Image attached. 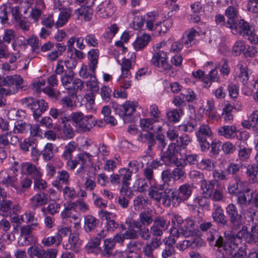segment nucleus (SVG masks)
<instances>
[{
	"instance_id": "f257e3e1",
	"label": "nucleus",
	"mask_w": 258,
	"mask_h": 258,
	"mask_svg": "<svg viewBox=\"0 0 258 258\" xmlns=\"http://www.w3.org/2000/svg\"><path fill=\"white\" fill-rule=\"evenodd\" d=\"M192 141L191 137L187 134H183L180 136L176 143H170L167 150L164 152V157L166 158L169 162H175L178 165H183L185 162H178L177 160V155L181 150H184Z\"/></svg>"
},
{
	"instance_id": "f03ea898",
	"label": "nucleus",
	"mask_w": 258,
	"mask_h": 258,
	"mask_svg": "<svg viewBox=\"0 0 258 258\" xmlns=\"http://www.w3.org/2000/svg\"><path fill=\"white\" fill-rule=\"evenodd\" d=\"M150 62L160 72L169 76L174 74L173 67L168 63L167 53L164 51L154 52Z\"/></svg>"
},
{
	"instance_id": "7ed1b4c3",
	"label": "nucleus",
	"mask_w": 258,
	"mask_h": 258,
	"mask_svg": "<svg viewBox=\"0 0 258 258\" xmlns=\"http://www.w3.org/2000/svg\"><path fill=\"white\" fill-rule=\"evenodd\" d=\"M8 87L13 95L19 91L25 89L26 83L22 77L18 74L9 75L6 77L0 76V87Z\"/></svg>"
},
{
	"instance_id": "20e7f679",
	"label": "nucleus",
	"mask_w": 258,
	"mask_h": 258,
	"mask_svg": "<svg viewBox=\"0 0 258 258\" xmlns=\"http://www.w3.org/2000/svg\"><path fill=\"white\" fill-rule=\"evenodd\" d=\"M239 240L234 236V233L228 231L224 233V237L219 236L216 241V246L222 248L227 254H232L238 247Z\"/></svg>"
},
{
	"instance_id": "39448f33",
	"label": "nucleus",
	"mask_w": 258,
	"mask_h": 258,
	"mask_svg": "<svg viewBox=\"0 0 258 258\" xmlns=\"http://www.w3.org/2000/svg\"><path fill=\"white\" fill-rule=\"evenodd\" d=\"M23 105L31 110L33 117L37 120L48 108L47 102L44 99H36L32 97H26L22 100Z\"/></svg>"
},
{
	"instance_id": "423d86ee",
	"label": "nucleus",
	"mask_w": 258,
	"mask_h": 258,
	"mask_svg": "<svg viewBox=\"0 0 258 258\" xmlns=\"http://www.w3.org/2000/svg\"><path fill=\"white\" fill-rule=\"evenodd\" d=\"M70 121L72 120L76 131L82 133L90 131L91 125L89 123V119L92 117V115H84L80 111L73 112L69 115Z\"/></svg>"
},
{
	"instance_id": "0eeeda50",
	"label": "nucleus",
	"mask_w": 258,
	"mask_h": 258,
	"mask_svg": "<svg viewBox=\"0 0 258 258\" xmlns=\"http://www.w3.org/2000/svg\"><path fill=\"white\" fill-rule=\"evenodd\" d=\"M238 70L235 75V77L238 81L242 83L243 87L242 91L243 94L247 96L252 95V89L251 83L248 82L249 73L248 68L246 66H243L242 64L239 63L236 66Z\"/></svg>"
},
{
	"instance_id": "6e6552de",
	"label": "nucleus",
	"mask_w": 258,
	"mask_h": 258,
	"mask_svg": "<svg viewBox=\"0 0 258 258\" xmlns=\"http://www.w3.org/2000/svg\"><path fill=\"white\" fill-rule=\"evenodd\" d=\"M115 113L118 115L125 123H129L133 119V115L136 106L132 102L126 101L122 105L113 104Z\"/></svg>"
},
{
	"instance_id": "1a4fd4ad",
	"label": "nucleus",
	"mask_w": 258,
	"mask_h": 258,
	"mask_svg": "<svg viewBox=\"0 0 258 258\" xmlns=\"http://www.w3.org/2000/svg\"><path fill=\"white\" fill-rule=\"evenodd\" d=\"M181 227L179 229L171 228L170 234L172 237L176 239L180 237H188L195 234L196 229L195 222L190 218H187L183 221Z\"/></svg>"
},
{
	"instance_id": "9d476101",
	"label": "nucleus",
	"mask_w": 258,
	"mask_h": 258,
	"mask_svg": "<svg viewBox=\"0 0 258 258\" xmlns=\"http://www.w3.org/2000/svg\"><path fill=\"white\" fill-rule=\"evenodd\" d=\"M196 135L197 141L200 144L201 150L203 152L207 151L210 147V144L207 139L211 138L213 136L211 127L208 124H202L196 133Z\"/></svg>"
},
{
	"instance_id": "9b49d317",
	"label": "nucleus",
	"mask_w": 258,
	"mask_h": 258,
	"mask_svg": "<svg viewBox=\"0 0 258 258\" xmlns=\"http://www.w3.org/2000/svg\"><path fill=\"white\" fill-rule=\"evenodd\" d=\"M225 210L229 222L234 228H237L242 225L243 221V217L235 204H229Z\"/></svg>"
},
{
	"instance_id": "f8f14e48",
	"label": "nucleus",
	"mask_w": 258,
	"mask_h": 258,
	"mask_svg": "<svg viewBox=\"0 0 258 258\" xmlns=\"http://www.w3.org/2000/svg\"><path fill=\"white\" fill-rule=\"evenodd\" d=\"M11 15L14 19L18 20L20 18L21 13L19 6H14L10 4L4 5L0 7V19L6 23Z\"/></svg>"
},
{
	"instance_id": "ddd939ff",
	"label": "nucleus",
	"mask_w": 258,
	"mask_h": 258,
	"mask_svg": "<svg viewBox=\"0 0 258 258\" xmlns=\"http://www.w3.org/2000/svg\"><path fill=\"white\" fill-rule=\"evenodd\" d=\"M169 223V221L165 220L163 217H156L150 229L151 234L153 237H161L163 231L168 228Z\"/></svg>"
},
{
	"instance_id": "4468645a",
	"label": "nucleus",
	"mask_w": 258,
	"mask_h": 258,
	"mask_svg": "<svg viewBox=\"0 0 258 258\" xmlns=\"http://www.w3.org/2000/svg\"><path fill=\"white\" fill-rule=\"evenodd\" d=\"M227 25L233 34H239L243 37L251 30L249 24L244 20H240L237 23H230L227 21Z\"/></svg>"
},
{
	"instance_id": "2eb2a0df",
	"label": "nucleus",
	"mask_w": 258,
	"mask_h": 258,
	"mask_svg": "<svg viewBox=\"0 0 258 258\" xmlns=\"http://www.w3.org/2000/svg\"><path fill=\"white\" fill-rule=\"evenodd\" d=\"M153 215L151 211H144L141 212L138 220H131L130 224L136 228H142L143 226H149L153 222Z\"/></svg>"
},
{
	"instance_id": "dca6fc26",
	"label": "nucleus",
	"mask_w": 258,
	"mask_h": 258,
	"mask_svg": "<svg viewBox=\"0 0 258 258\" xmlns=\"http://www.w3.org/2000/svg\"><path fill=\"white\" fill-rule=\"evenodd\" d=\"M166 190L164 184H158L157 182L150 185L149 188L148 195L150 198L158 203L162 202L165 196Z\"/></svg>"
},
{
	"instance_id": "f3484780",
	"label": "nucleus",
	"mask_w": 258,
	"mask_h": 258,
	"mask_svg": "<svg viewBox=\"0 0 258 258\" xmlns=\"http://www.w3.org/2000/svg\"><path fill=\"white\" fill-rule=\"evenodd\" d=\"M0 181L7 187L11 186L15 188L18 178L13 169H7L0 172Z\"/></svg>"
},
{
	"instance_id": "a211bd4d",
	"label": "nucleus",
	"mask_w": 258,
	"mask_h": 258,
	"mask_svg": "<svg viewBox=\"0 0 258 258\" xmlns=\"http://www.w3.org/2000/svg\"><path fill=\"white\" fill-rule=\"evenodd\" d=\"M218 134L220 136H223L227 139H234L237 138L241 140L242 137H239L237 133L239 132L237 127L234 125H223L218 128Z\"/></svg>"
},
{
	"instance_id": "6ab92c4d",
	"label": "nucleus",
	"mask_w": 258,
	"mask_h": 258,
	"mask_svg": "<svg viewBox=\"0 0 258 258\" xmlns=\"http://www.w3.org/2000/svg\"><path fill=\"white\" fill-rule=\"evenodd\" d=\"M159 14L156 12H150L144 16L146 28L149 31H154L159 26L161 21L159 19Z\"/></svg>"
},
{
	"instance_id": "aec40b11",
	"label": "nucleus",
	"mask_w": 258,
	"mask_h": 258,
	"mask_svg": "<svg viewBox=\"0 0 258 258\" xmlns=\"http://www.w3.org/2000/svg\"><path fill=\"white\" fill-rule=\"evenodd\" d=\"M162 203L167 207L172 206L173 207H176L181 203L179 200L176 191L174 190H166L165 196L162 199Z\"/></svg>"
},
{
	"instance_id": "412c9836",
	"label": "nucleus",
	"mask_w": 258,
	"mask_h": 258,
	"mask_svg": "<svg viewBox=\"0 0 258 258\" xmlns=\"http://www.w3.org/2000/svg\"><path fill=\"white\" fill-rule=\"evenodd\" d=\"M200 35L198 31L191 28L187 31L181 38V40H183L184 45L188 48L198 43L196 37Z\"/></svg>"
},
{
	"instance_id": "4be33fe9",
	"label": "nucleus",
	"mask_w": 258,
	"mask_h": 258,
	"mask_svg": "<svg viewBox=\"0 0 258 258\" xmlns=\"http://www.w3.org/2000/svg\"><path fill=\"white\" fill-rule=\"evenodd\" d=\"M70 179V174L65 170H62L57 172V175L55 179L52 181V185L58 190H61L62 188L63 184H69Z\"/></svg>"
},
{
	"instance_id": "5701e85b",
	"label": "nucleus",
	"mask_w": 258,
	"mask_h": 258,
	"mask_svg": "<svg viewBox=\"0 0 258 258\" xmlns=\"http://www.w3.org/2000/svg\"><path fill=\"white\" fill-rule=\"evenodd\" d=\"M176 191L178 198L180 203L187 200L191 195L192 185L188 183H185L181 185Z\"/></svg>"
},
{
	"instance_id": "b1692460",
	"label": "nucleus",
	"mask_w": 258,
	"mask_h": 258,
	"mask_svg": "<svg viewBox=\"0 0 258 258\" xmlns=\"http://www.w3.org/2000/svg\"><path fill=\"white\" fill-rule=\"evenodd\" d=\"M26 222L34 226L35 229H40L38 219L35 217V213L32 211H27L19 219V222Z\"/></svg>"
},
{
	"instance_id": "393cba45",
	"label": "nucleus",
	"mask_w": 258,
	"mask_h": 258,
	"mask_svg": "<svg viewBox=\"0 0 258 258\" xmlns=\"http://www.w3.org/2000/svg\"><path fill=\"white\" fill-rule=\"evenodd\" d=\"M212 215L214 221L217 223L222 225H227V220L224 214V210L220 206L214 205V211Z\"/></svg>"
},
{
	"instance_id": "a878e982",
	"label": "nucleus",
	"mask_w": 258,
	"mask_h": 258,
	"mask_svg": "<svg viewBox=\"0 0 258 258\" xmlns=\"http://www.w3.org/2000/svg\"><path fill=\"white\" fill-rule=\"evenodd\" d=\"M99 220L91 215L84 217V229L87 233L93 232L99 225Z\"/></svg>"
},
{
	"instance_id": "bb28decb",
	"label": "nucleus",
	"mask_w": 258,
	"mask_h": 258,
	"mask_svg": "<svg viewBox=\"0 0 258 258\" xmlns=\"http://www.w3.org/2000/svg\"><path fill=\"white\" fill-rule=\"evenodd\" d=\"M94 156L86 151H82L76 155V158L80 163L81 167L83 168L85 167L93 165L94 163Z\"/></svg>"
},
{
	"instance_id": "cd10ccee",
	"label": "nucleus",
	"mask_w": 258,
	"mask_h": 258,
	"mask_svg": "<svg viewBox=\"0 0 258 258\" xmlns=\"http://www.w3.org/2000/svg\"><path fill=\"white\" fill-rule=\"evenodd\" d=\"M23 167L26 171L27 174L31 176L34 180L41 178L42 171L40 167H37L35 165L30 163H24Z\"/></svg>"
},
{
	"instance_id": "c85d7f7f",
	"label": "nucleus",
	"mask_w": 258,
	"mask_h": 258,
	"mask_svg": "<svg viewBox=\"0 0 258 258\" xmlns=\"http://www.w3.org/2000/svg\"><path fill=\"white\" fill-rule=\"evenodd\" d=\"M114 13L112 6L108 3H103L97 8L98 15L103 18L111 16Z\"/></svg>"
},
{
	"instance_id": "c756f323",
	"label": "nucleus",
	"mask_w": 258,
	"mask_h": 258,
	"mask_svg": "<svg viewBox=\"0 0 258 258\" xmlns=\"http://www.w3.org/2000/svg\"><path fill=\"white\" fill-rule=\"evenodd\" d=\"M252 193L249 195L245 194L243 192H237L236 194L237 204L239 206L241 209L244 211V208L249 206L252 200Z\"/></svg>"
},
{
	"instance_id": "7c9ffc66",
	"label": "nucleus",
	"mask_w": 258,
	"mask_h": 258,
	"mask_svg": "<svg viewBox=\"0 0 258 258\" xmlns=\"http://www.w3.org/2000/svg\"><path fill=\"white\" fill-rule=\"evenodd\" d=\"M63 125L59 129L61 138L64 140L73 139L75 136V131L72 126L68 122H61Z\"/></svg>"
},
{
	"instance_id": "2f4dec72",
	"label": "nucleus",
	"mask_w": 258,
	"mask_h": 258,
	"mask_svg": "<svg viewBox=\"0 0 258 258\" xmlns=\"http://www.w3.org/2000/svg\"><path fill=\"white\" fill-rule=\"evenodd\" d=\"M151 37L149 34H144L141 36H138L133 43V46L136 51L144 49L149 43Z\"/></svg>"
},
{
	"instance_id": "473e14b6",
	"label": "nucleus",
	"mask_w": 258,
	"mask_h": 258,
	"mask_svg": "<svg viewBox=\"0 0 258 258\" xmlns=\"http://www.w3.org/2000/svg\"><path fill=\"white\" fill-rule=\"evenodd\" d=\"M90 6L91 5L82 7L77 10L76 14L79 19L86 21H90L93 14V11Z\"/></svg>"
},
{
	"instance_id": "72a5a7b5",
	"label": "nucleus",
	"mask_w": 258,
	"mask_h": 258,
	"mask_svg": "<svg viewBox=\"0 0 258 258\" xmlns=\"http://www.w3.org/2000/svg\"><path fill=\"white\" fill-rule=\"evenodd\" d=\"M49 114L54 119L60 120L61 122H69L70 121V116L61 109L52 108L49 110Z\"/></svg>"
},
{
	"instance_id": "f704fd0d",
	"label": "nucleus",
	"mask_w": 258,
	"mask_h": 258,
	"mask_svg": "<svg viewBox=\"0 0 258 258\" xmlns=\"http://www.w3.org/2000/svg\"><path fill=\"white\" fill-rule=\"evenodd\" d=\"M72 11L70 8H66L61 11L59 14L57 21L55 24L56 28L62 27L71 17Z\"/></svg>"
},
{
	"instance_id": "c9c22d12",
	"label": "nucleus",
	"mask_w": 258,
	"mask_h": 258,
	"mask_svg": "<svg viewBox=\"0 0 258 258\" xmlns=\"http://www.w3.org/2000/svg\"><path fill=\"white\" fill-rule=\"evenodd\" d=\"M31 204L33 209L45 205L47 203L45 195L42 193H37L30 199Z\"/></svg>"
},
{
	"instance_id": "e433bc0d",
	"label": "nucleus",
	"mask_w": 258,
	"mask_h": 258,
	"mask_svg": "<svg viewBox=\"0 0 258 258\" xmlns=\"http://www.w3.org/2000/svg\"><path fill=\"white\" fill-rule=\"evenodd\" d=\"M119 176L121 180L122 184L125 187H128L130 185V182L132 180V171L127 168H121L118 170Z\"/></svg>"
},
{
	"instance_id": "4c0bfd02",
	"label": "nucleus",
	"mask_w": 258,
	"mask_h": 258,
	"mask_svg": "<svg viewBox=\"0 0 258 258\" xmlns=\"http://www.w3.org/2000/svg\"><path fill=\"white\" fill-rule=\"evenodd\" d=\"M77 144L74 141H71L64 146L63 151L61 155L62 158L70 159L73 158V153L76 150Z\"/></svg>"
},
{
	"instance_id": "58836bf2",
	"label": "nucleus",
	"mask_w": 258,
	"mask_h": 258,
	"mask_svg": "<svg viewBox=\"0 0 258 258\" xmlns=\"http://www.w3.org/2000/svg\"><path fill=\"white\" fill-rule=\"evenodd\" d=\"M143 246V242L140 240H131L126 245L125 253H132L141 251Z\"/></svg>"
},
{
	"instance_id": "ea45409f",
	"label": "nucleus",
	"mask_w": 258,
	"mask_h": 258,
	"mask_svg": "<svg viewBox=\"0 0 258 258\" xmlns=\"http://www.w3.org/2000/svg\"><path fill=\"white\" fill-rule=\"evenodd\" d=\"M114 241L111 238H107L104 240L103 249L101 254L105 256L109 257L113 255V250L115 247Z\"/></svg>"
},
{
	"instance_id": "a19ab883",
	"label": "nucleus",
	"mask_w": 258,
	"mask_h": 258,
	"mask_svg": "<svg viewBox=\"0 0 258 258\" xmlns=\"http://www.w3.org/2000/svg\"><path fill=\"white\" fill-rule=\"evenodd\" d=\"M211 199L214 201L222 202L225 200V188L223 186L217 185L216 188H214L211 195Z\"/></svg>"
},
{
	"instance_id": "79ce46f5",
	"label": "nucleus",
	"mask_w": 258,
	"mask_h": 258,
	"mask_svg": "<svg viewBox=\"0 0 258 258\" xmlns=\"http://www.w3.org/2000/svg\"><path fill=\"white\" fill-rule=\"evenodd\" d=\"M198 155L197 154H189L186 155L185 157V158H178V155H177V160L178 162H182V161H184L185 162L184 165H180L178 164L175 163V162H169L171 164L174 165L177 167H184L188 163L190 165H194L198 163Z\"/></svg>"
},
{
	"instance_id": "37998d69",
	"label": "nucleus",
	"mask_w": 258,
	"mask_h": 258,
	"mask_svg": "<svg viewBox=\"0 0 258 258\" xmlns=\"http://www.w3.org/2000/svg\"><path fill=\"white\" fill-rule=\"evenodd\" d=\"M32 183V179L29 177L26 176L21 180L20 186H18L17 183L16 184L15 189L17 190V192L18 194H22L29 189L31 187Z\"/></svg>"
},
{
	"instance_id": "c03bdc74",
	"label": "nucleus",
	"mask_w": 258,
	"mask_h": 258,
	"mask_svg": "<svg viewBox=\"0 0 258 258\" xmlns=\"http://www.w3.org/2000/svg\"><path fill=\"white\" fill-rule=\"evenodd\" d=\"M150 183L143 177L139 178L135 180L133 185L134 190L143 192L147 189L149 191Z\"/></svg>"
},
{
	"instance_id": "a18cd8bd",
	"label": "nucleus",
	"mask_w": 258,
	"mask_h": 258,
	"mask_svg": "<svg viewBox=\"0 0 258 258\" xmlns=\"http://www.w3.org/2000/svg\"><path fill=\"white\" fill-rule=\"evenodd\" d=\"M69 249L76 251H78L82 244V241L79 239V234L76 233H71L69 238Z\"/></svg>"
},
{
	"instance_id": "49530a36",
	"label": "nucleus",
	"mask_w": 258,
	"mask_h": 258,
	"mask_svg": "<svg viewBox=\"0 0 258 258\" xmlns=\"http://www.w3.org/2000/svg\"><path fill=\"white\" fill-rule=\"evenodd\" d=\"M132 74H128L127 75L121 74L117 81L121 88L127 89L132 86Z\"/></svg>"
},
{
	"instance_id": "de8ad7c7",
	"label": "nucleus",
	"mask_w": 258,
	"mask_h": 258,
	"mask_svg": "<svg viewBox=\"0 0 258 258\" xmlns=\"http://www.w3.org/2000/svg\"><path fill=\"white\" fill-rule=\"evenodd\" d=\"M215 183L216 181L214 180L208 181L204 179L201 183V189L206 196L209 197L214 189Z\"/></svg>"
},
{
	"instance_id": "09e8293b",
	"label": "nucleus",
	"mask_w": 258,
	"mask_h": 258,
	"mask_svg": "<svg viewBox=\"0 0 258 258\" xmlns=\"http://www.w3.org/2000/svg\"><path fill=\"white\" fill-rule=\"evenodd\" d=\"M233 109V107L228 103L226 104L222 109L221 113V117L224 119L225 123H231L233 120V116L232 111Z\"/></svg>"
},
{
	"instance_id": "8fccbe9b",
	"label": "nucleus",
	"mask_w": 258,
	"mask_h": 258,
	"mask_svg": "<svg viewBox=\"0 0 258 258\" xmlns=\"http://www.w3.org/2000/svg\"><path fill=\"white\" fill-rule=\"evenodd\" d=\"M233 6H229L225 10V14L229 19L230 23H234L235 19L237 18L238 14V9L237 8V4H232Z\"/></svg>"
},
{
	"instance_id": "3c124183",
	"label": "nucleus",
	"mask_w": 258,
	"mask_h": 258,
	"mask_svg": "<svg viewBox=\"0 0 258 258\" xmlns=\"http://www.w3.org/2000/svg\"><path fill=\"white\" fill-rule=\"evenodd\" d=\"M142 174L143 178L149 182L150 185L157 182L153 169L150 166H147L143 169Z\"/></svg>"
},
{
	"instance_id": "603ef678",
	"label": "nucleus",
	"mask_w": 258,
	"mask_h": 258,
	"mask_svg": "<svg viewBox=\"0 0 258 258\" xmlns=\"http://www.w3.org/2000/svg\"><path fill=\"white\" fill-rule=\"evenodd\" d=\"M96 68H93L89 66L82 67L79 72L80 76L84 79H91L95 77V70Z\"/></svg>"
},
{
	"instance_id": "864d4df0",
	"label": "nucleus",
	"mask_w": 258,
	"mask_h": 258,
	"mask_svg": "<svg viewBox=\"0 0 258 258\" xmlns=\"http://www.w3.org/2000/svg\"><path fill=\"white\" fill-rule=\"evenodd\" d=\"M176 241L177 239L175 237H173L169 239V242H167L168 244L162 252L163 258H167L174 253L175 250L173 245L176 243Z\"/></svg>"
},
{
	"instance_id": "5fc2aeb1",
	"label": "nucleus",
	"mask_w": 258,
	"mask_h": 258,
	"mask_svg": "<svg viewBox=\"0 0 258 258\" xmlns=\"http://www.w3.org/2000/svg\"><path fill=\"white\" fill-rule=\"evenodd\" d=\"M107 231L105 230H101L96 235V237L90 241L87 244V246L90 248L97 247L100 244L102 239L106 236Z\"/></svg>"
},
{
	"instance_id": "6e6d98bb",
	"label": "nucleus",
	"mask_w": 258,
	"mask_h": 258,
	"mask_svg": "<svg viewBox=\"0 0 258 258\" xmlns=\"http://www.w3.org/2000/svg\"><path fill=\"white\" fill-rule=\"evenodd\" d=\"M246 174L249 179L252 182H256L257 179L258 166L253 164L249 165L247 167Z\"/></svg>"
},
{
	"instance_id": "4d7b16f0",
	"label": "nucleus",
	"mask_w": 258,
	"mask_h": 258,
	"mask_svg": "<svg viewBox=\"0 0 258 258\" xmlns=\"http://www.w3.org/2000/svg\"><path fill=\"white\" fill-rule=\"evenodd\" d=\"M55 145L52 143H48L44 147L41 152L43 159L45 161H50L53 157V149Z\"/></svg>"
},
{
	"instance_id": "13d9d810",
	"label": "nucleus",
	"mask_w": 258,
	"mask_h": 258,
	"mask_svg": "<svg viewBox=\"0 0 258 258\" xmlns=\"http://www.w3.org/2000/svg\"><path fill=\"white\" fill-rule=\"evenodd\" d=\"M150 113L151 115L153 117L155 121L164 124L165 120L162 117L161 112L157 105L152 104L151 105L150 107Z\"/></svg>"
},
{
	"instance_id": "bf43d9fd",
	"label": "nucleus",
	"mask_w": 258,
	"mask_h": 258,
	"mask_svg": "<svg viewBox=\"0 0 258 258\" xmlns=\"http://www.w3.org/2000/svg\"><path fill=\"white\" fill-rule=\"evenodd\" d=\"M200 229L203 232H209V235L207 237V239L210 241H213L215 237H214V233L216 232V231L212 228V224L211 222H205L200 224Z\"/></svg>"
},
{
	"instance_id": "052dcab7",
	"label": "nucleus",
	"mask_w": 258,
	"mask_h": 258,
	"mask_svg": "<svg viewBox=\"0 0 258 258\" xmlns=\"http://www.w3.org/2000/svg\"><path fill=\"white\" fill-rule=\"evenodd\" d=\"M89 59V66L93 68H97L99 58V50L91 49L88 53Z\"/></svg>"
},
{
	"instance_id": "680f3d73",
	"label": "nucleus",
	"mask_w": 258,
	"mask_h": 258,
	"mask_svg": "<svg viewBox=\"0 0 258 258\" xmlns=\"http://www.w3.org/2000/svg\"><path fill=\"white\" fill-rule=\"evenodd\" d=\"M85 42L89 47H97L99 45L98 36L94 33L87 34L85 36Z\"/></svg>"
},
{
	"instance_id": "e2e57ef3",
	"label": "nucleus",
	"mask_w": 258,
	"mask_h": 258,
	"mask_svg": "<svg viewBox=\"0 0 258 258\" xmlns=\"http://www.w3.org/2000/svg\"><path fill=\"white\" fill-rule=\"evenodd\" d=\"M28 253L31 257L36 256L38 258H42L44 256V249L41 247L34 245L28 248Z\"/></svg>"
},
{
	"instance_id": "0e129e2a",
	"label": "nucleus",
	"mask_w": 258,
	"mask_h": 258,
	"mask_svg": "<svg viewBox=\"0 0 258 258\" xmlns=\"http://www.w3.org/2000/svg\"><path fill=\"white\" fill-rule=\"evenodd\" d=\"M249 127H252L255 134L258 130V110H254L248 117Z\"/></svg>"
},
{
	"instance_id": "69168bd1",
	"label": "nucleus",
	"mask_w": 258,
	"mask_h": 258,
	"mask_svg": "<svg viewBox=\"0 0 258 258\" xmlns=\"http://www.w3.org/2000/svg\"><path fill=\"white\" fill-rule=\"evenodd\" d=\"M30 124L17 121L15 123L13 129L14 134H25L29 130Z\"/></svg>"
},
{
	"instance_id": "338daca9",
	"label": "nucleus",
	"mask_w": 258,
	"mask_h": 258,
	"mask_svg": "<svg viewBox=\"0 0 258 258\" xmlns=\"http://www.w3.org/2000/svg\"><path fill=\"white\" fill-rule=\"evenodd\" d=\"M182 114V110L181 109H174L166 113V116L168 120L173 122H178Z\"/></svg>"
},
{
	"instance_id": "774afa93",
	"label": "nucleus",
	"mask_w": 258,
	"mask_h": 258,
	"mask_svg": "<svg viewBox=\"0 0 258 258\" xmlns=\"http://www.w3.org/2000/svg\"><path fill=\"white\" fill-rule=\"evenodd\" d=\"M16 36V33L15 31L11 29H6L4 30L1 41L4 44H10L12 40H13Z\"/></svg>"
}]
</instances>
